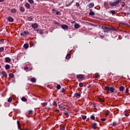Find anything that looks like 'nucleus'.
Listing matches in <instances>:
<instances>
[{"label": "nucleus", "mask_w": 130, "mask_h": 130, "mask_svg": "<svg viewBox=\"0 0 130 130\" xmlns=\"http://www.w3.org/2000/svg\"><path fill=\"white\" fill-rule=\"evenodd\" d=\"M120 2H121V0H116L114 2H110V6L111 7H116V6L119 5Z\"/></svg>", "instance_id": "f257e3e1"}, {"label": "nucleus", "mask_w": 130, "mask_h": 130, "mask_svg": "<svg viewBox=\"0 0 130 130\" xmlns=\"http://www.w3.org/2000/svg\"><path fill=\"white\" fill-rule=\"evenodd\" d=\"M105 90H106L107 92H109V91H111V93H114V90H115V88L112 87L106 86Z\"/></svg>", "instance_id": "f03ea898"}, {"label": "nucleus", "mask_w": 130, "mask_h": 130, "mask_svg": "<svg viewBox=\"0 0 130 130\" xmlns=\"http://www.w3.org/2000/svg\"><path fill=\"white\" fill-rule=\"evenodd\" d=\"M102 29L104 30V32H108V31H110V28H109V27L105 26H102Z\"/></svg>", "instance_id": "7ed1b4c3"}, {"label": "nucleus", "mask_w": 130, "mask_h": 130, "mask_svg": "<svg viewBox=\"0 0 130 130\" xmlns=\"http://www.w3.org/2000/svg\"><path fill=\"white\" fill-rule=\"evenodd\" d=\"M84 76L83 74H79L76 75V78L78 79L82 80V79H84Z\"/></svg>", "instance_id": "20e7f679"}, {"label": "nucleus", "mask_w": 130, "mask_h": 130, "mask_svg": "<svg viewBox=\"0 0 130 130\" xmlns=\"http://www.w3.org/2000/svg\"><path fill=\"white\" fill-rule=\"evenodd\" d=\"M82 96L81 92H76L74 94V96L76 97L78 99Z\"/></svg>", "instance_id": "39448f33"}, {"label": "nucleus", "mask_w": 130, "mask_h": 130, "mask_svg": "<svg viewBox=\"0 0 130 130\" xmlns=\"http://www.w3.org/2000/svg\"><path fill=\"white\" fill-rule=\"evenodd\" d=\"M31 27L35 30L36 28H38V24L37 23H32L31 24Z\"/></svg>", "instance_id": "423d86ee"}, {"label": "nucleus", "mask_w": 130, "mask_h": 130, "mask_svg": "<svg viewBox=\"0 0 130 130\" xmlns=\"http://www.w3.org/2000/svg\"><path fill=\"white\" fill-rule=\"evenodd\" d=\"M1 74H2L3 77H5V78H7L8 77V74H7L6 72L3 71L2 72H1Z\"/></svg>", "instance_id": "0eeeda50"}, {"label": "nucleus", "mask_w": 130, "mask_h": 130, "mask_svg": "<svg viewBox=\"0 0 130 130\" xmlns=\"http://www.w3.org/2000/svg\"><path fill=\"white\" fill-rule=\"evenodd\" d=\"M61 28L62 29H66V30H67V29H69V26H68V25L67 24H63L61 26Z\"/></svg>", "instance_id": "6e6552de"}, {"label": "nucleus", "mask_w": 130, "mask_h": 130, "mask_svg": "<svg viewBox=\"0 0 130 130\" xmlns=\"http://www.w3.org/2000/svg\"><path fill=\"white\" fill-rule=\"evenodd\" d=\"M98 100L100 102H105V100L101 98H98Z\"/></svg>", "instance_id": "1a4fd4ad"}, {"label": "nucleus", "mask_w": 130, "mask_h": 130, "mask_svg": "<svg viewBox=\"0 0 130 130\" xmlns=\"http://www.w3.org/2000/svg\"><path fill=\"white\" fill-rule=\"evenodd\" d=\"M11 13H12V14H16V13H17V9L15 8L11 9Z\"/></svg>", "instance_id": "9d476101"}, {"label": "nucleus", "mask_w": 130, "mask_h": 130, "mask_svg": "<svg viewBox=\"0 0 130 130\" xmlns=\"http://www.w3.org/2000/svg\"><path fill=\"white\" fill-rule=\"evenodd\" d=\"M8 20L9 21V22H14V18H13L11 16H9L8 18Z\"/></svg>", "instance_id": "9b49d317"}, {"label": "nucleus", "mask_w": 130, "mask_h": 130, "mask_svg": "<svg viewBox=\"0 0 130 130\" xmlns=\"http://www.w3.org/2000/svg\"><path fill=\"white\" fill-rule=\"evenodd\" d=\"M20 11L21 13H24L25 12V8L23 7L20 6Z\"/></svg>", "instance_id": "f8f14e48"}, {"label": "nucleus", "mask_w": 130, "mask_h": 130, "mask_svg": "<svg viewBox=\"0 0 130 130\" xmlns=\"http://www.w3.org/2000/svg\"><path fill=\"white\" fill-rule=\"evenodd\" d=\"M5 61L6 62H10L11 61V58L9 57H7L5 58Z\"/></svg>", "instance_id": "ddd939ff"}, {"label": "nucleus", "mask_w": 130, "mask_h": 130, "mask_svg": "<svg viewBox=\"0 0 130 130\" xmlns=\"http://www.w3.org/2000/svg\"><path fill=\"white\" fill-rule=\"evenodd\" d=\"M80 26L78 23H75V24L74 25V28L75 29H79V28H80Z\"/></svg>", "instance_id": "4468645a"}, {"label": "nucleus", "mask_w": 130, "mask_h": 130, "mask_svg": "<svg viewBox=\"0 0 130 130\" xmlns=\"http://www.w3.org/2000/svg\"><path fill=\"white\" fill-rule=\"evenodd\" d=\"M23 47L25 49H28V48H29V44H24V45H23Z\"/></svg>", "instance_id": "2eb2a0df"}, {"label": "nucleus", "mask_w": 130, "mask_h": 130, "mask_svg": "<svg viewBox=\"0 0 130 130\" xmlns=\"http://www.w3.org/2000/svg\"><path fill=\"white\" fill-rule=\"evenodd\" d=\"M60 129L64 130L66 129V127L63 124H61L60 125Z\"/></svg>", "instance_id": "dca6fc26"}, {"label": "nucleus", "mask_w": 130, "mask_h": 130, "mask_svg": "<svg viewBox=\"0 0 130 130\" xmlns=\"http://www.w3.org/2000/svg\"><path fill=\"white\" fill-rule=\"evenodd\" d=\"M23 32H24V36H25V35L26 36H28V35H30L31 34L28 31H23Z\"/></svg>", "instance_id": "f3484780"}, {"label": "nucleus", "mask_w": 130, "mask_h": 130, "mask_svg": "<svg viewBox=\"0 0 130 130\" xmlns=\"http://www.w3.org/2000/svg\"><path fill=\"white\" fill-rule=\"evenodd\" d=\"M24 7H25L26 9H30V4H29V3H26L24 5Z\"/></svg>", "instance_id": "a211bd4d"}, {"label": "nucleus", "mask_w": 130, "mask_h": 130, "mask_svg": "<svg viewBox=\"0 0 130 130\" xmlns=\"http://www.w3.org/2000/svg\"><path fill=\"white\" fill-rule=\"evenodd\" d=\"M96 127H97V123H93L92 124V128L94 129H96Z\"/></svg>", "instance_id": "6ab92c4d"}, {"label": "nucleus", "mask_w": 130, "mask_h": 130, "mask_svg": "<svg viewBox=\"0 0 130 130\" xmlns=\"http://www.w3.org/2000/svg\"><path fill=\"white\" fill-rule=\"evenodd\" d=\"M110 14H112L113 15H115L116 14V11L115 10H111L109 11Z\"/></svg>", "instance_id": "aec40b11"}, {"label": "nucleus", "mask_w": 130, "mask_h": 130, "mask_svg": "<svg viewBox=\"0 0 130 130\" xmlns=\"http://www.w3.org/2000/svg\"><path fill=\"white\" fill-rule=\"evenodd\" d=\"M89 15V16H95V12H94V11H90Z\"/></svg>", "instance_id": "412c9836"}, {"label": "nucleus", "mask_w": 130, "mask_h": 130, "mask_svg": "<svg viewBox=\"0 0 130 130\" xmlns=\"http://www.w3.org/2000/svg\"><path fill=\"white\" fill-rule=\"evenodd\" d=\"M30 81L31 82H32V83H36V78H31Z\"/></svg>", "instance_id": "4be33fe9"}, {"label": "nucleus", "mask_w": 130, "mask_h": 130, "mask_svg": "<svg viewBox=\"0 0 130 130\" xmlns=\"http://www.w3.org/2000/svg\"><path fill=\"white\" fill-rule=\"evenodd\" d=\"M71 56L70 54H68L66 55V59H70V58H71Z\"/></svg>", "instance_id": "5701e85b"}, {"label": "nucleus", "mask_w": 130, "mask_h": 130, "mask_svg": "<svg viewBox=\"0 0 130 130\" xmlns=\"http://www.w3.org/2000/svg\"><path fill=\"white\" fill-rule=\"evenodd\" d=\"M22 101H23V102H26L27 101V99L25 98V96H22L21 98Z\"/></svg>", "instance_id": "b1692460"}, {"label": "nucleus", "mask_w": 130, "mask_h": 130, "mask_svg": "<svg viewBox=\"0 0 130 130\" xmlns=\"http://www.w3.org/2000/svg\"><path fill=\"white\" fill-rule=\"evenodd\" d=\"M119 91H120L121 92H122V91H123L124 90V87L123 86H120L119 87Z\"/></svg>", "instance_id": "393cba45"}, {"label": "nucleus", "mask_w": 130, "mask_h": 130, "mask_svg": "<svg viewBox=\"0 0 130 130\" xmlns=\"http://www.w3.org/2000/svg\"><path fill=\"white\" fill-rule=\"evenodd\" d=\"M10 68H11V66H10V65H9L8 64L5 66L6 70H9Z\"/></svg>", "instance_id": "a878e982"}, {"label": "nucleus", "mask_w": 130, "mask_h": 130, "mask_svg": "<svg viewBox=\"0 0 130 130\" xmlns=\"http://www.w3.org/2000/svg\"><path fill=\"white\" fill-rule=\"evenodd\" d=\"M88 6L89 8H93V7H94V3H90Z\"/></svg>", "instance_id": "bb28decb"}, {"label": "nucleus", "mask_w": 130, "mask_h": 130, "mask_svg": "<svg viewBox=\"0 0 130 130\" xmlns=\"http://www.w3.org/2000/svg\"><path fill=\"white\" fill-rule=\"evenodd\" d=\"M109 29H110V30H112L113 31H115L116 30V28L113 26L109 27Z\"/></svg>", "instance_id": "cd10ccee"}, {"label": "nucleus", "mask_w": 130, "mask_h": 130, "mask_svg": "<svg viewBox=\"0 0 130 130\" xmlns=\"http://www.w3.org/2000/svg\"><path fill=\"white\" fill-rule=\"evenodd\" d=\"M117 124H118V123L116 122H113L112 125L113 126H116V125H117Z\"/></svg>", "instance_id": "c85d7f7f"}, {"label": "nucleus", "mask_w": 130, "mask_h": 130, "mask_svg": "<svg viewBox=\"0 0 130 130\" xmlns=\"http://www.w3.org/2000/svg\"><path fill=\"white\" fill-rule=\"evenodd\" d=\"M73 3H74V1H73L70 3H69L67 5H66V7H71V5H72Z\"/></svg>", "instance_id": "c756f323"}, {"label": "nucleus", "mask_w": 130, "mask_h": 130, "mask_svg": "<svg viewBox=\"0 0 130 130\" xmlns=\"http://www.w3.org/2000/svg\"><path fill=\"white\" fill-rule=\"evenodd\" d=\"M53 106H55V107H56L57 106V104L56 103V102H53Z\"/></svg>", "instance_id": "7c9ffc66"}, {"label": "nucleus", "mask_w": 130, "mask_h": 130, "mask_svg": "<svg viewBox=\"0 0 130 130\" xmlns=\"http://www.w3.org/2000/svg\"><path fill=\"white\" fill-rule=\"evenodd\" d=\"M14 74H13V73H10L9 74V77H10V78H14Z\"/></svg>", "instance_id": "2f4dec72"}, {"label": "nucleus", "mask_w": 130, "mask_h": 130, "mask_svg": "<svg viewBox=\"0 0 130 130\" xmlns=\"http://www.w3.org/2000/svg\"><path fill=\"white\" fill-rule=\"evenodd\" d=\"M82 119L85 120V119H86V118H87V116H86V115H82Z\"/></svg>", "instance_id": "473e14b6"}, {"label": "nucleus", "mask_w": 130, "mask_h": 130, "mask_svg": "<svg viewBox=\"0 0 130 130\" xmlns=\"http://www.w3.org/2000/svg\"><path fill=\"white\" fill-rule=\"evenodd\" d=\"M12 100H13V98L10 97L8 100L9 102H12Z\"/></svg>", "instance_id": "72a5a7b5"}, {"label": "nucleus", "mask_w": 130, "mask_h": 130, "mask_svg": "<svg viewBox=\"0 0 130 130\" xmlns=\"http://www.w3.org/2000/svg\"><path fill=\"white\" fill-rule=\"evenodd\" d=\"M4 47H0V52H3V51H4Z\"/></svg>", "instance_id": "f704fd0d"}, {"label": "nucleus", "mask_w": 130, "mask_h": 130, "mask_svg": "<svg viewBox=\"0 0 130 130\" xmlns=\"http://www.w3.org/2000/svg\"><path fill=\"white\" fill-rule=\"evenodd\" d=\"M56 88L58 90H60V88H61V86H60V85H57Z\"/></svg>", "instance_id": "c9c22d12"}, {"label": "nucleus", "mask_w": 130, "mask_h": 130, "mask_svg": "<svg viewBox=\"0 0 130 130\" xmlns=\"http://www.w3.org/2000/svg\"><path fill=\"white\" fill-rule=\"evenodd\" d=\"M91 119H92V120H94L95 119V116L94 115H92L90 116Z\"/></svg>", "instance_id": "e433bc0d"}, {"label": "nucleus", "mask_w": 130, "mask_h": 130, "mask_svg": "<svg viewBox=\"0 0 130 130\" xmlns=\"http://www.w3.org/2000/svg\"><path fill=\"white\" fill-rule=\"evenodd\" d=\"M28 2L29 3H30L31 4H34V1H33V0H28Z\"/></svg>", "instance_id": "4c0bfd02"}, {"label": "nucleus", "mask_w": 130, "mask_h": 130, "mask_svg": "<svg viewBox=\"0 0 130 130\" xmlns=\"http://www.w3.org/2000/svg\"><path fill=\"white\" fill-rule=\"evenodd\" d=\"M32 113H33L32 110H30L28 111V114L31 115V114H32Z\"/></svg>", "instance_id": "58836bf2"}, {"label": "nucleus", "mask_w": 130, "mask_h": 130, "mask_svg": "<svg viewBox=\"0 0 130 130\" xmlns=\"http://www.w3.org/2000/svg\"><path fill=\"white\" fill-rule=\"evenodd\" d=\"M83 83L80 82V83H79V87H80L81 88H82V87H83Z\"/></svg>", "instance_id": "ea45409f"}, {"label": "nucleus", "mask_w": 130, "mask_h": 130, "mask_svg": "<svg viewBox=\"0 0 130 130\" xmlns=\"http://www.w3.org/2000/svg\"><path fill=\"white\" fill-rule=\"evenodd\" d=\"M33 20V18L31 16L28 17V21H32Z\"/></svg>", "instance_id": "a19ab883"}, {"label": "nucleus", "mask_w": 130, "mask_h": 130, "mask_svg": "<svg viewBox=\"0 0 130 130\" xmlns=\"http://www.w3.org/2000/svg\"><path fill=\"white\" fill-rule=\"evenodd\" d=\"M124 115H125V116H126V117H127V116H129V114L128 113H125L124 114Z\"/></svg>", "instance_id": "79ce46f5"}, {"label": "nucleus", "mask_w": 130, "mask_h": 130, "mask_svg": "<svg viewBox=\"0 0 130 130\" xmlns=\"http://www.w3.org/2000/svg\"><path fill=\"white\" fill-rule=\"evenodd\" d=\"M64 115H66V116H69V113H68V112H64Z\"/></svg>", "instance_id": "37998d69"}, {"label": "nucleus", "mask_w": 130, "mask_h": 130, "mask_svg": "<svg viewBox=\"0 0 130 130\" xmlns=\"http://www.w3.org/2000/svg\"><path fill=\"white\" fill-rule=\"evenodd\" d=\"M125 94H128V88L126 89Z\"/></svg>", "instance_id": "c03bdc74"}, {"label": "nucleus", "mask_w": 130, "mask_h": 130, "mask_svg": "<svg viewBox=\"0 0 130 130\" xmlns=\"http://www.w3.org/2000/svg\"><path fill=\"white\" fill-rule=\"evenodd\" d=\"M54 24L56 25H59V23L57 21H54Z\"/></svg>", "instance_id": "a18cd8bd"}, {"label": "nucleus", "mask_w": 130, "mask_h": 130, "mask_svg": "<svg viewBox=\"0 0 130 130\" xmlns=\"http://www.w3.org/2000/svg\"><path fill=\"white\" fill-rule=\"evenodd\" d=\"M58 106H59V108L60 109H62V108H63L62 106H60V105H58Z\"/></svg>", "instance_id": "49530a36"}, {"label": "nucleus", "mask_w": 130, "mask_h": 130, "mask_svg": "<svg viewBox=\"0 0 130 130\" xmlns=\"http://www.w3.org/2000/svg\"><path fill=\"white\" fill-rule=\"evenodd\" d=\"M101 120H102V121H105V120H106V118H101Z\"/></svg>", "instance_id": "de8ad7c7"}, {"label": "nucleus", "mask_w": 130, "mask_h": 130, "mask_svg": "<svg viewBox=\"0 0 130 130\" xmlns=\"http://www.w3.org/2000/svg\"><path fill=\"white\" fill-rule=\"evenodd\" d=\"M60 91L62 93H63V92H64V88H62Z\"/></svg>", "instance_id": "09e8293b"}, {"label": "nucleus", "mask_w": 130, "mask_h": 130, "mask_svg": "<svg viewBox=\"0 0 130 130\" xmlns=\"http://www.w3.org/2000/svg\"><path fill=\"white\" fill-rule=\"evenodd\" d=\"M124 15H125V16H128L129 15V13L128 12L125 13Z\"/></svg>", "instance_id": "8fccbe9b"}, {"label": "nucleus", "mask_w": 130, "mask_h": 130, "mask_svg": "<svg viewBox=\"0 0 130 130\" xmlns=\"http://www.w3.org/2000/svg\"><path fill=\"white\" fill-rule=\"evenodd\" d=\"M104 6H105V7H107V6H108V3H105Z\"/></svg>", "instance_id": "3c124183"}, {"label": "nucleus", "mask_w": 130, "mask_h": 130, "mask_svg": "<svg viewBox=\"0 0 130 130\" xmlns=\"http://www.w3.org/2000/svg\"><path fill=\"white\" fill-rule=\"evenodd\" d=\"M96 78L97 79H100V76H99V75H97L96 76Z\"/></svg>", "instance_id": "603ef678"}, {"label": "nucleus", "mask_w": 130, "mask_h": 130, "mask_svg": "<svg viewBox=\"0 0 130 130\" xmlns=\"http://www.w3.org/2000/svg\"><path fill=\"white\" fill-rule=\"evenodd\" d=\"M91 87H92V85L91 84H89L88 86H87V88L88 89H90V88H91Z\"/></svg>", "instance_id": "864d4df0"}, {"label": "nucleus", "mask_w": 130, "mask_h": 130, "mask_svg": "<svg viewBox=\"0 0 130 130\" xmlns=\"http://www.w3.org/2000/svg\"><path fill=\"white\" fill-rule=\"evenodd\" d=\"M40 34H41V35L43 34V30H41L40 31Z\"/></svg>", "instance_id": "5fc2aeb1"}, {"label": "nucleus", "mask_w": 130, "mask_h": 130, "mask_svg": "<svg viewBox=\"0 0 130 130\" xmlns=\"http://www.w3.org/2000/svg\"><path fill=\"white\" fill-rule=\"evenodd\" d=\"M125 6V3L122 4L121 5V7H122V8H123V7H124Z\"/></svg>", "instance_id": "6e6d98bb"}, {"label": "nucleus", "mask_w": 130, "mask_h": 130, "mask_svg": "<svg viewBox=\"0 0 130 130\" xmlns=\"http://www.w3.org/2000/svg\"><path fill=\"white\" fill-rule=\"evenodd\" d=\"M55 112H56V113H58V112H59V110L58 109L56 110Z\"/></svg>", "instance_id": "4d7b16f0"}, {"label": "nucleus", "mask_w": 130, "mask_h": 130, "mask_svg": "<svg viewBox=\"0 0 130 130\" xmlns=\"http://www.w3.org/2000/svg\"><path fill=\"white\" fill-rule=\"evenodd\" d=\"M17 125L18 126L21 125V124H20V122L19 121H17Z\"/></svg>", "instance_id": "13d9d810"}, {"label": "nucleus", "mask_w": 130, "mask_h": 130, "mask_svg": "<svg viewBox=\"0 0 130 130\" xmlns=\"http://www.w3.org/2000/svg\"><path fill=\"white\" fill-rule=\"evenodd\" d=\"M76 5L77 7H79L80 6V4L79 3H76Z\"/></svg>", "instance_id": "bf43d9fd"}, {"label": "nucleus", "mask_w": 130, "mask_h": 130, "mask_svg": "<svg viewBox=\"0 0 130 130\" xmlns=\"http://www.w3.org/2000/svg\"><path fill=\"white\" fill-rule=\"evenodd\" d=\"M105 115H106L107 116L108 115H109V113H108V112H106V113H105Z\"/></svg>", "instance_id": "052dcab7"}, {"label": "nucleus", "mask_w": 130, "mask_h": 130, "mask_svg": "<svg viewBox=\"0 0 130 130\" xmlns=\"http://www.w3.org/2000/svg\"><path fill=\"white\" fill-rule=\"evenodd\" d=\"M20 35H21V36L22 35L23 36H25V35H24V31H23V32L21 33Z\"/></svg>", "instance_id": "680f3d73"}, {"label": "nucleus", "mask_w": 130, "mask_h": 130, "mask_svg": "<svg viewBox=\"0 0 130 130\" xmlns=\"http://www.w3.org/2000/svg\"><path fill=\"white\" fill-rule=\"evenodd\" d=\"M56 15H59V12L57 11V12H56Z\"/></svg>", "instance_id": "e2e57ef3"}, {"label": "nucleus", "mask_w": 130, "mask_h": 130, "mask_svg": "<svg viewBox=\"0 0 130 130\" xmlns=\"http://www.w3.org/2000/svg\"><path fill=\"white\" fill-rule=\"evenodd\" d=\"M44 105H47V102L43 103Z\"/></svg>", "instance_id": "0e129e2a"}, {"label": "nucleus", "mask_w": 130, "mask_h": 130, "mask_svg": "<svg viewBox=\"0 0 130 130\" xmlns=\"http://www.w3.org/2000/svg\"><path fill=\"white\" fill-rule=\"evenodd\" d=\"M3 2H5V0H0V3H3Z\"/></svg>", "instance_id": "69168bd1"}, {"label": "nucleus", "mask_w": 130, "mask_h": 130, "mask_svg": "<svg viewBox=\"0 0 130 130\" xmlns=\"http://www.w3.org/2000/svg\"><path fill=\"white\" fill-rule=\"evenodd\" d=\"M0 42H4V40H3V39L1 40L0 41Z\"/></svg>", "instance_id": "338daca9"}, {"label": "nucleus", "mask_w": 130, "mask_h": 130, "mask_svg": "<svg viewBox=\"0 0 130 130\" xmlns=\"http://www.w3.org/2000/svg\"><path fill=\"white\" fill-rule=\"evenodd\" d=\"M25 70H28V67H25Z\"/></svg>", "instance_id": "774afa93"}]
</instances>
